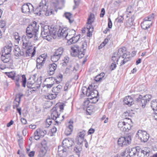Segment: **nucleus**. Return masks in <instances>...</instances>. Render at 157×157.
<instances>
[{"label": "nucleus", "instance_id": "1", "mask_svg": "<svg viewBox=\"0 0 157 157\" xmlns=\"http://www.w3.org/2000/svg\"><path fill=\"white\" fill-rule=\"evenodd\" d=\"M87 47V43L85 41H82L79 44L71 46V54L73 56H77L79 58L81 59L85 55Z\"/></svg>", "mask_w": 157, "mask_h": 157}, {"label": "nucleus", "instance_id": "2", "mask_svg": "<svg viewBox=\"0 0 157 157\" xmlns=\"http://www.w3.org/2000/svg\"><path fill=\"white\" fill-rule=\"evenodd\" d=\"M39 25H37L36 21H33L27 27L26 30V35L29 39H32L34 41L38 39L37 33L38 31Z\"/></svg>", "mask_w": 157, "mask_h": 157}, {"label": "nucleus", "instance_id": "3", "mask_svg": "<svg viewBox=\"0 0 157 157\" xmlns=\"http://www.w3.org/2000/svg\"><path fill=\"white\" fill-rule=\"evenodd\" d=\"M74 144L73 139L71 138L64 139L62 143V145L59 146L58 147V154L60 156H63L68 152V150Z\"/></svg>", "mask_w": 157, "mask_h": 157}, {"label": "nucleus", "instance_id": "4", "mask_svg": "<svg viewBox=\"0 0 157 157\" xmlns=\"http://www.w3.org/2000/svg\"><path fill=\"white\" fill-rule=\"evenodd\" d=\"M116 52L119 56L121 57V62L120 63L121 66L130 60L131 57L130 53L127 51L125 47H123L119 48L117 52Z\"/></svg>", "mask_w": 157, "mask_h": 157}, {"label": "nucleus", "instance_id": "5", "mask_svg": "<svg viewBox=\"0 0 157 157\" xmlns=\"http://www.w3.org/2000/svg\"><path fill=\"white\" fill-rule=\"evenodd\" d=\"M23 47L24 49H27V55L31 57L33 56L35 54V48H33V45L29 40H28L26 36H23L22 38Z\"/></svg>", "mask_w": 157, "mask_h": 157}, {"label": "nucleus", "instance_id": "6", "mask_svg": "<svg viewBox=\"0 0 157 157\" xmlns=\"http://www.w3.org/2000/svg\"><path fill=\"white\" fill-rule=\"evenodd\" d=\"M75 31L74 30H68V34L66 36V39L68 45H71L78 42L80 38V36L77 35L75 36Z\"/></svg>", "mask_w": 157, "mask_h": 157}, {"label": "nucleus", "instance_id": "7", "mask_svg": "<svg viewBox=\"0 0 157 157\" xmlns=\"http://www.w3.org/2000/svg\"><path fill=\"white\" fill-rule=\"evenodd\" d=\"M95 19L94 15L91 13L89 16L86 23L87 36L90 37L92 36V33L94 31V27L92 24L94 22Z\"/></svg>", "mask_w": 157, "mask_h": 157}, {"label": "nucleus", "instance_id": "8", "mask_svg": "<svg viewBox=\"0 0 157 157\" xmlns=\"http://www.w3.org/2000/svg\"><path fill=\"white\" fill-rule=\"evenodd\" d=\"M132 125V123L131 120H128V121H120L118 124L117 126L121 131L125 132L130 129Z\"/></svg>", "mask_w": 157, "mask_h": 157}, {"label": "nucleus", "instance_id": "9", "mask_svg": "<svg viewBox=\"0 0 157 157\" xmlns=\"http://www.w3.org/2000/svg\"><path fill=\"white\" fill-rule=\"evenodd\" d=\"M136 151L137 149L134 148L131 150L129 148H127L124 151L112 157H127L128 155L131 156L135 155Z\"/></svg>", "mask_w": 157, "mask_h": 157}, {"label": "nucleus", "instance_id": "10", "mask_svg": "<svg viewBox=\"0 0 157 157\" xmlns=\"http://www.w3.org/2000/svg\"><path fill=\"white\" fill-rule=\"evenodd\" d=\"M47 10V6L45 0H42L39 6L36 8L35 12L37 14L41 15L44 13Z\"/></svg>", "mask_w": 157, "mask_h": 157}, {"label": "nucleus", "instance_id": "11", "mask_svg": "<svg viewBox=\"0 0 157 157\" xmlns=\"http://www.w3.org/2000/svg\"><path fill=\"white\" fill-rule=\"evenodd\" d=\"M56 107H54L51 110V117L53 120H56V122L58 124H60L61 122L64 119V116H62V119H59V114L58 112V110L56 109Z\"/></svg>", "mask_w": 157, "mask_h": 157}, {"label": "nucleus", "instance_id": "12", "mask_svg": "<svg viewBox=\"0 0 157 157\" xmlns=\"http://www.w3.org/2000/svg\"><path fill=\"white\" fill-rule=\"evenodd\" d=\"M47 133L46 130L43 128H38L34 132V138L36 140H38L44 137Z\"/></svg>", "mask_w": 157, "mask_h": 157}, {"label": "nucleus", "instance_id": "13", "mask_svg": "<svg viewBox=\"0 0 157 157\" xmlns=\"http://www.w3.org/2000/svg\"><path fill=\"white\" fill-rule=\"evenodd\" d=\"M136 135L142 141L146 142L148 140L149 135L145 131L140 130L138 131Z\"/></svg>", "mask_w": 157, "mask_h": 157}, {"label": "nucleus", "instance_id": "14", "mask_svg": "<svg viewBox=\"0 0 157 157\" xmlns=\"http://www.w3.org/2000/svg\"><path fill=\"white\" fill-rule=\"evenodd\" d=\"M131 141V139L129 137L121 136L118 139L117 144L119 146L122 147L128 145Z\"/></svg>", "mask_w": 157, "mask_h": 157}, {"label": "nucleus", "instance_id": "15", "mask_svg": "<svg viewBox=\"0 0 157 157\" xmlns=\"http://www.w3.org/2000/svg\"><path fill=\"white\" fill-rule=\"evenodd\" d=\"M47 56L44 54L39 56L36 59V67L37 69L41 68L44 65L46 61Z\"/></svg>", "mask_w": 157, "mask_h": 157}, {"label": "nucleus", "instance_id": "16", "mask_svg": "<svg viewBox=\"0 0 157 157\" xmlns=\"http://www.w3.org/2000/svg\"><path fill=\"white\" fill-rule=\"evenodd\" d=\"M150 152L148 148L144 147L139 150L137 151V155L138 157H148Z\"/></svg>", "mask_w": 157, "mask_h": 157}, {"label": "nucleus", "instance_id": "17", "mask_svg": "<svg viewBox=\"0 0 157 157\" xmlns=\"http://www.w3.org/2000/svg\"><path fill=\"white\" fill-rule=\"evenodd\" d=\"M82 89V93L86 95L88 97H90V98H94L95 97H98V92L97 90H89Z\"/></svg>", "mask_w": 157, "mask_h": 157}, {"label": "nucleus", "instance_id": "18", "mask_svg": "<svg viewBox=\"0 0 157 157\" xmlns=\"http://www.w3.org/2000/svg\"><path fill=\"white\" fill-rule=\"evenodd\" d=\"M82 106L84 108H87V110L93 112L94 110V107L91 105L89 98L85 99L83 102Z\"/></svg>", "mask_w": 157, "mask_h": 157}, {"label": "nucleus", "instance_id": "19", "mask_svg": "<svg viewBox=\"0 0 157 157\" xmlns=\"http://www.w3.org/2000/svg\"><path fill=\"white\" fill-rule=\"evenodd\" d=\"M57 31L55 29H52L51 33L48 35H44L43 37L48 41H51L52 39H55L57 36Z\"/></svg>", "mask_w": 157, "mask_h": 157}, {"label": "nucleus", "instance_id": "20", "mask_svg": "<svg viewBox=\"0 0 157 157\" xmlns=\"http://www.w3.org/2000/svg\"><path fill=\"white\" fill-rule=\"evenodd\" d=\"M33 10V7L32 5L29 3L24 4L21 8L22 12L26 13L32 11Z\"/></svg>", "mask_w": 157, "mask_h": 157}, {"label": "nucleus", "instance_id": "21", "mask_svg": "<svg viewBox=\"0 0 157 157\" xmlns=\"http://www.w3.org/2000/svg\"><path fill=\"white\" fill-rule=\"evenodd\" d=\"M4 73L6 75L8 78H11L13 81H18L19 80L18 75H16V72L14 71H11L9 72H5Z\"/></svg>", "mask_w": 157, "mask_h": 157}, {"label": "nucleus", "instance_id": "22", "mask_svg": "<svg viewBox=\"0 0 157 157\" xmlns=\"http://www.w3.org/2000/svg\"><path fill=\"white\" fill-rule=\"evenodd\" d=\"M57 66V65L54 63L49 65L47 67V73L49 75L54 74Z\"/></svg>", "mask_w": 157, "mask_h": 157}, {"label": "nucleus", "instance_id": "23", "mask_svg": "<svg viewBox=\"0 0 157 157\" xmlns=\"http://www.w3.org/2000/svg\"><path fill=\"white\" fill-rule=\"evenodd\" d=\"M68 30L66 28H63L61 30L60 29L59 31H57V36L63 37L66 39V36L68 34Z\"/></svg>", "mask_w": 157, "mask_h": 157}, {"label": "nucleus", "instance_id": "24", "mask_svg": "<svg viewBox=\"0 0 157 157\" xmlns=\"http://www.w3.org/2000/svg\"><path fill=\"white\" fill-rule=\"evenodd\" d=\"M69 124L68 126L65 130L64 133L67 136H68L70 135L73 130V126L72 125L73 123V121L72 120H71L69 122Z\"/></svg>", "mask_w": 157, "mask_h": 157}, {"label": "nucleus", "instance_id": "25", "mask_svg": "<svg viewBox=\"0 0 157 157\" xmlns=\"http://www.w3.org/2000/svg\"><path fill=\"white\" fill-rule=\"evenodd\" d=\"M23 95L21 94H19L16 95V98L13 102V108L15 109L16 108L18 107L19 105L21 99Z\"/></svg>", "mask_w": 157, "mask_h": 157}, {"label": "nucleus", "instance_id": "26", "mask_svg": "<svg viewBox=\"0 0 157 157\" xmlns=\"http://www.w3.org/2000/svg\"><path fill=\"white\" fill-rule=\"evenodd\" d=\"M36 83H35V81L33 78H29L27 83V86L28 88H31L33 89V90L34 91L38 88V86L35 87L33 86L34 85H36Z\"/></svg>", "mask_w": 157, "mask_h": 157}, {"label": "nucleus", "instance_id": "27", "mask_svg": "<svg viewBox=\"0 0 157 157\" xmlns=\"http://www.w3.org/2000/svg\"><path fill=\"white\" fill-rule=\"evenodd\" d=\"M133 99L130 96H127L125 97L123 99L124 104L131 106L133 104Z\"/></svg>", "mask_w": 157, "mask_h": 157}, {"label": "nucleus", "instance_id": "28", "mask_svg": "<svg viewBox=\"0 0 157 157\" xmlns=\"http://www.w3.org/2000/svg\"><path fill=\"white\" fill-rule=\"evenodd\" d=\"M152 24V22L149 21L144 19L143 21L141 23V26L143 29H146L150 28Z\"/></svg>", "mask_w": 157, "mask_h": 157}, {"label": "nucleus", "instance_id": "29", "mask_svg": "<svg viewBox=\"0 0 157 157\" xmlns=\"http://www.w3.org/2000/svg\"><path fill=\"white\" fill-rule=\"evenodd\" d=\"M12 44H10L8 45H6L3 48L2 53H4L5 55H11L10 53L11 51Z\"/></svg>", "mask_w": 157, "mask_h": 157}, {"label": "nucleus", "instance_id": "30", "mask_svg": "<svg viewBox=\"0 0 157 157\" xmlns=\"http://www.w3.org/2000/svg\"><path fill=\"white\" fill-rule=\"evenodd\" d=\"M1 59L4 63H7L12 60L11 55L3 54L1 56Z\"/></svg>", "mask_w": 157, "mask_h": 157}, {"label": "nucleus", "instance_id": "31", "mask_svg": "<svg viewBox=\"0 0 157 157\" xmlns=\"http://www.w3.org/2000/svg\"><path fill=\"white\" fill-rule=\"evenodd\" d=\"M98 87V84L97 82H96L95 81L92 83L91 84H90L88 88H86V90H97L96 89Z\"/></svg>", "mask_w": 157, "mask_h": 157}, {"label": "nucleus", "instance_id": "32", "mask_svg": "<svg viewBox=\"0 0 157 157\" xmlns=\"http://www.w3.org/2000/svg\"><path fill=\"white\" fill-rule=\"evenodd\" d=\"M105 74L102 72L97 75L94 78L95 81L97 82H101L105 78Z\"/></svg>", "mask_w": 157, "mask_h": 157}, {"label": "nucleus", "instance_id": "33", "mask_svg": "<svg viewBox=\"0 0 157 157\" xmlns=\"http://www.w3.org/2000/svg\"><path fill=\"white\" fill-rule=\"evenodd\" d=\"M121 57L118 56L116 52H115L112 58V60L113 63H117L118 61H120L121 62Z\"/></svg>", "mask_w": 157, "mask_h": 157}, {"label": "nucleus", "instance_id": "34", "mask_svg": "<svg viewBox=\"0 0 157 157\" xmlns=\"http://www.w3.org/2000/svg\"><path fill=\"white\" fill-rule=\"evenodd\" d=\"M62 86L60 85H59L56 87H54L52 89V91L57 95L58 93H60L62 89Z\"/></svg>", "mask_w": 157, "mask_h": 157}, {"label": "nucleus", "instance_id": "35", "mask_svg": "<svg viewBox=\"0 0 157 157\" xmlns=\"http://www.w3.org/2000/svg\"><path fill=\"white\" fill-rule=\"evenodd\" d=\"M63 78V75L60 73L57 74L56 77L54 78L55 80L56 81V82L58 84L62 81Z\"/></svg>", "mask_w": 157, "mask_h": 157}, {"label": "nucleus", "instance_id": "36", "mask_svg": "<svg viewBox=\"0 0 157 157\" xmlns=\"http://www.w3.org/2000/svg\"><path fill=\"white\" fill-rule=\"evenodd\" d=\"M56 107V109L60 112H63L64 109V105L63 103H57L54 106Z\"/></svg>", "mask_w": 157, "mask_h": 157}, {"label": "nucleus", "instance_id": "37", "mask_svg": "<svg viewBox=\"0 0 157 157\" xmlns=\"http://www.w3.org/2000/svg\"><path fill=\"white\" fill-rule=\"evenodd\" d=\"M57 95L55 94L49 93L44 96L45 98L48 100H53L56 98Z\"/></svg>", "mask_w": 157, "mask_h": 157}, {"label": "nucleus", "instance_id": "38", "mask_svg": "<svg viewBox=\"0 0 157 157\" xmlns=\"http://www.w3.org/2000/svg\"><path fill=\"white\" fill-rule=\"evenodd\" d=\"M131 116L130 113L127 111L124 112L122 115V117L124 119V121H128V120H131L130 118Z\"/></svg>", "mask_w": 157, "mask_h": 157}, {"label": "nucleus", "instance_id": "39", "mask_svg": "<svg viewBox=\"0 0 157 157\" xmlns=\"http://www.w3.org/2000/svg\"><path fill=\"white\" fill-rule=\"evenodd\" d=\"M63 51V48L62 47H60L56 50L54 52V54L57 56H58L60 57L61 55L62 54Z\"/></svg>", "mask_w": 157, "mask_h": 157}, {"label": "nucleus", "instance_id": "40", "mask_svg": "<svg viewBox=\"0 0 157 157\" xmlns=\"http://www.w3.org/2000/svg\"><path fill=\"white\" fill-rule=\"evenodd\" d=\"M52 31V30L50 31L48 27L45 26L43 30H42L41 34L44 36V35L49 34L51 33Z\"/></svg>", "mask_w": 157, "mask_h": 157}, {"label": "nucleus", "instance_id": "41", "mask_svg": "<svg viewBox=\"0 0 157 157\" xmlns=\"http://www.w3.org/2000/svg\"><path fill=\"white\" fill-rule=\"evenodd\" d=\"M79 68V66L77 64H72L70 67L69 69L72 71L75 72L77 71Z\"/></svg>", "mask_w": 157, "mask_h": 157}, {"label": "nucleus", "instance_id": "42", "mask_svg": "<svg viewBox=\"0 0 157 157\" xmlns=\"http://www.w3.org/2000/svg\"><path fill=\"white\" fill-rule=\"evenodd\" d=\"M65 16L66 18L68 19L70 23L73 21L72 14L69 12H67L65 13Z\"/></svg>", "mask_w": 157, "mask_h": 157}, {"label": "nucleus", "instance_id": "43", "mask_svg": "<svg viewBox=\"0 0 157 157\" xmlns=\"http://www.w3.org/2000/svg\"><path fill=\"white\" fill-rule=\"evenodd\" d=\"M84 139L81 137H79L78 136H76L75 138V141L77 144L78 145H80L82 144L83 141H84Z\"/></svg>", "mask_w": 157, "mask_h": 157}, {"label": "nucleus", "instance_id": "44", "mask_svg": "<svg viewBox=\"0 0 157 157\" xmlns=\"http://www.w3.org/2000/svg\"><path fill=\"white\" fill-rule=\"evenodd\" d=\"M109 40L110 38L109 37H107L105 38L103 42H102L99 46V48L100 49L102 48L108 43Z\"/></svg>", "mask_w": 157, "mask_h": 157}, {"label": "nucleus", "instance_id": "45", "mask_svg": "<svg viewBox=\"0 0 157 157\" xmlns=\"http://www.w3.org/2000/svg\"><path fill=\"white\" fill-rule=\"evenodd\" d=\"M21 82L22 86L24 87H25L26 84V78L25 75H23L21 76Z\"/></svg>", "mask_w": 157, "mask_h": 157}, {"label": "nucleus", "instance_id": "46", "mask_svg": "<svg viewBox=\"0 0 157 157\" xmlns=\"http://www.w3.org/2000/svg\"><path fill=\"white\" fill-rule=\"evenodd\" d=\"M89 98L90 104H94L96 103L98 100V97H95L94 98Z\"/></svg>", "mask_w": 157, "mask_h": 157}, {"label": "nucleus", "instance_id": "47", "mask_svg": "<svg viewBox=\"0 0 157 157\" xmlns=\"http://www.w3.org/2000/svg\"><path fill=\"white\" fill-rule=\"evenodd\" d=\"M154 18V13H152L147 17H145L144 19L149 21L151 22L152 21Z\"/></svg>", "mask_w": 157, "mask_h": 157}, {"label": "nucleus", "instance_id": "48", "mask_svg": "<svg viewBox=\"0 0 157 157\" xmlns=\"http://www.w3.org/2000/svg\"><path fill=\"white\" fill-rule=\"evenodd\" d=\"M86 134V131H85L83 130L82 131L79 132L78 133L77 135L76 136L84 139V137L85 136Z\"/></svg>", "mask_w": 157, "mask_h": 157}, {"label": "nucleus", "instance_id": "49", "mask_svg": "<svg viewBox=\"0 0 157 157\" xmlns=\"http://www.w3.org/2000/svg\"><path fill=\"white\" fill-rule=\"evenodd\" d=\"M13 36L16 41L18 43L20 40V37L19 33L17 32H15L13 33Z\"/></svg>", "mask_w": 157, "mask_h": 157}, {"label": "nucleus", "instance_id": "50", "mask_svg": "<svg viewBox=\"0 0 157 157\" xmlns=\"http://www.w3.org/2000/svg\"><path fill=\"white\" fill-rule=\"evenodd\" d=\"M60 57L56 55L53 54V55L51 56V60L53 62H56L59 59Z\"/></svg>", "mask_w": 157, "mask_h": 157}, {"label": "nucleus", "instance_id": "51", "mask_svg": "<svg viewBox=\"0 0 157 157\" xmlns=\"http://www.w3.org/2000/svg\"><path fill=\"white\" fill-rule=\"evenodd\" d=\"M6 63V66L7 67V68H11V69H13V68L14 66L12 60H10V62H8Z\"/></svg>", "mask_w": 157, "mask_h": 157}, {"label": "nucleus", "instance_id": "52", "mask_svg": "<svg viewBox=\"0 0 157 157\" xmlns=\"http://www.w3.org/2000/svg\"><path fill=\"white\" fill-rule=\"evenodd\" d=\"M82 149V147H78L76 146L74 148V151L77 154L79 155Z\"/></svg>", "mask_w": 157, "mask_h": 157}, {"label": "nucleus", "instance_id": "53", "mask_svg": "<svg viewBox=\"0 0 157 157\" xmlns=\"http://www.w3.org/2000/svg\"><path fill=\"white\" fill-rule=\"evenodd\" d=\"M6 26V22L3 20H1L0 21V28L2 29H3L4 31L5 29Z\"/></svg>", "mask_w": 157, "mask_h": 157}, {"label": "nucleus", "instance_id": "54", "mask_svg": "<svg viewBox=\"0 0 157 157\" xmlns=\"http://www.w3.org/2000/svg\"><path fill=\"white\" fill-rule=\"evenodd\" d=\"M63 62L62 64L63 65L65 66L67 65L69 61V58L68 57H65L63 60Z\"/></svg>", "mask_w": 157, "mask_h": 157}, {"label": "nucleus", "instance_id": "55", "mask_svg": "<svg viewBox=\"0 0 157 157\" xmlns=\"http://www.w3.org/2000/svg\"><path fill=\"white\" fill-rule=\"evenodd\" d=\"M151 98V96L149 94H146L144 97V100L146 102L149 101Z\"/></svg>", "mask_w": 157, "mask_h": 157}, {"label": "nucleus", "instance_id": "56", "mask_svg": "<svg viewBox=\"0 0 157 157\" xmlns=\"http://www.w3.org/2000/svg\"><path fill=\"white\" fill-rule=\"evenodd\" d=\"M52 121L50 118H48L46 120V125L47 127H49L52 124Z\"/></svg>", "mask_w": 157, "mask_h": 157}, {"label": "nucleus", "instance_id": "57", "mask_svg": "<svg viewBox=\"0 0 157 157\" xmlns=\"http://www.w3.org/2000/svg\"><path fill=\"white\" fill-rule=\"evenodd\" d=\"M124 18L123 16H119L116 19V21L118 23H123L124 20Z\"/></svg>", "mask_w": 157, "mask_h": 157}, {"label": "nucleus", "instance_id": "58", "mask_svg": "<svg viewBox=\"0 0 157 157\" xmlns=\"http://www.w3.org/2000/svg\"><path fill=\"white\" fill-rule=\"evenodd\" d=\"M151 107L153 110H157V102H153L151 103Z\"/></svg>", "mask_w": 157, "mask_h": 157}, {"label": "nucleus", "instance_id": "59", "mask_svg": "<svg viewBox=\"0 0 157 157\" xmlns=\"http://www.w3.org/2000/svg\"><path fill=\"white\" fill-rule=\"evenodd\" d=\"M117 67L116 63H113L110 67V69L111 71H112L115 69Z\"/></svg>", "mask_w": 157, "mask_h": 157}, {"label": "nucleus", "instance_id": "60", "mask_svg": "<svg viewBox=\"0 0 157 157\" xmlns=\"http://www.w3.org/2000/svg\"><path fill=\"white\" fill-rule=\"evenodd\" d=\"M101 121L104 120V122L105 123H107L108 122V117H106L105 115H104L101 117Z\"/></svg>", "mask_w": 157, "mask_h": 157}, {"label": "nucleus", "instance_id": "61", "mask_svg": "<svg viewBox=\"0 0 157 157\" xmlns=\"http://www.w3.org/2000/svg\"><path fill=\"white\" fill-rule=\"evenodd\" d=\"M108 27L109 29H111L112 27V23L110 18H108Z\"/></svg>", "mask_w": 157, "mask_h": 157}, {"label": "nucleus", "instance_id": "62", "mask_svg": "<svg viewBox=\"0 0 157 157\" xmlns=\"http://www.w3.org/2000/svg\"><path fill=\"white\" fill-rule=\"evenodd\" d=\"M57 131V129L55 127H53L50 130V132L52 133L51 136L53 135L54 133H55Z\"/></svg>", "mask_w": 157, "mask_h": 157}, {"label": "nucleus", "instance_id": "63", "mask_svg": "<svg viewBox=\"0 0 157 157\" xmlns=\"http://www.w3.org/2000/svg\"><path fill=\"white\" fill-rule=\"evenodd\" d=\"M105 9L104 8H103L101 9V13L100 14V17H103L104 16L105 14Z\"/></svg>", "mask_w": 157, "mask_h": 157}, {"label": "nucleus", "instance_id": "64", "mask_svg": "<svg viewBox=\"0 0 157 157\" xmlns=\"http://www.w3.org/2000/svg\"><path fill=\"white\" fill-rule=\"evenodd\" d=\"M35 152L34 151H30L28 154V156L29 157H33L35 155Z\"/></svg>", "mask_w": 157, "mask_h": 157}]
</instances>
